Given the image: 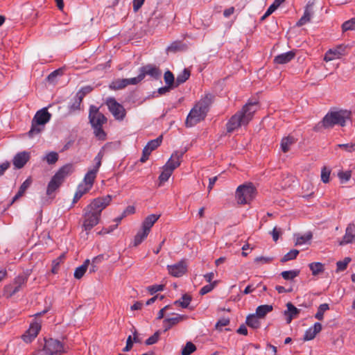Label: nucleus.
Returning a JSON list of instances; mask_svg holds the SVG:
<instances>
[{
	"mask_svg": "<svg viewBox=\"0 0 355 355\" xmlns=\"http://www.w3.org/2000/svg\"><path fill=\"white\" fill-rule=\"evenodd\" d=\"M112 199V197L110 195L99 197L93 200L85 208L83 227L87 234L99 223L102 211L110 205Z\"/></svg>",
	"mask_w": 355,
	"mask_h": 355,
	"instance_id": "1",
	"label": "nucleus"
},
{
	"mask_svg": "<svg viewBox=\"0 0 355 355\" xmlns=\"http://www.w3.org/2000/svg\"><path fill=\"white\" fill-rule=\"evenodd\" d=\"M258 101H249L241 109L234 114L226 124L227 132H232L242 125H246L252 120L257 110Z\"/></svg>",
	"mask_w": 355,
	"mask_h": 355,
	"instance_id": "2",
	"label": "nucleus"
},
{
	"mask_svg": "<svg viewBox=\"0 0 355 355\" xmlns=\"http://www.w3.org/2000/svg\"><path fill=\"white\" fill-rule=\"evenodd\" d=\"M89 119L94 133L99 140L106 139V133L103 130L102 126L107 122V118L103 114L99 112V108L95 105H91L89 107Z\"/></svg>",
	"mask_w": 355,
	"mask_h": 355,
	"instance_id": "3",
	"label": "nucleus"
},
{
	"mask_svg": "<svg viewBox=\"0 0 355 355\" xmlns=\"http://www.w3.org/2000/svg\"><path fill=\"white\" fill-rule=\"evenodd\" d=\"M350 114L351 112L347 110L330 112L324 116L321 121L322 125L324 128H330L335 125L345 126L346 120L349 119Z\"/></svg>",
	"mask_w": 355,
	"mask_h": 355,
	"instance_id": "4",
	"label": "nucleus"
},
{
	"mask_svg": "<svg viewBox=\"0 0 355 355\" xmlns=\"http://www.w3.org/2000/svg\"><path fill=\"white\" fill-rule=\"evenodd\" d=\"M51 114L47 111L46 108H43L36 112L31 124V128L28 135L30 137L40 133L44 129V125L49 121Z\"/></svg>",
	"mask_w": 355,
	"mask_h": 355,
	"instance_id": "5",
	"label": "nucleus"
},
{
	"mask_svg": "<svg viewBox=\"0 0 355 355\" xmlns=\"http://www.w3.org/2000/svg\"><path fill=\"white\" fill-rule=\"evenodd\" d=\"M256 196V188L249 182L239 186L236 191V199L239 205L249 204Z\"/></svg>",
	"mask_w": 355,
	"mask_h": 355,
	"instance_id": "6",
	"label": "nucleus"
},
{
	"mask_svg": "<svg viewBox=\"0 0 355 355\" xmlns=\"http://www.w3.org/2000/svg\"><path fill=\"white\" fill-rule=\"evenodd\" d=\"M199 108L195 105L191 109L185 121L187 127H192L205 119L207 112Z\"/></svg>",
	"mask_w": 355,
	"mask_h": 355,
	"instance_id": "7",
	"label": "nucleus"
},
{
	"mask_svg": "<svg viewBox=\"0 0 355 355\" xmlns=\"http://www.w3.org/2000/svg\"><path fill=\"white\" fill-rule=\"evenodd\" d=\"M49 355H60L65 352L63 345L58 340L49 338L44 340L42 348Z\"/></svg>",
	"mask_w": 355,
	"mask_h": 355,
	"instance_id": "8",
	"label": "nucleus"
},
{
	"mask_svg": "<svg viewBox=\"0 0 355 355\" xmlns=\"http://www.w3.org/2000/svg\"><path fill=\"white\" fill-rule=\"evenodd\" d=\"M106 105L110 112L116 119L122 120L125 116V110L123 106L119 103L114 98L110 97L106 100Z\"/></svg>",
	"mask_w": 355,
	"mask_h": 355,
	"instance_id": "9",
	"label": "nucleus"
},
{
	"mask_svg": "<svg viewBox=\"0 0 355 355\" xmlns=\"http://www.w3.org/2000/svg\"><path fill=\"white\" fill-rule=\"evenodd\" d=\"M141 75L142 76V79L144 80L146 75L150 76L151 78L157 80L161 77L162 71L161 70L153 64H146L145 66L139 68V70Z\"/></svg>",
	"mask_w": 355,
	"mask_h": 355,
	"instance_id": "10",
	"label": "nucleus"
},
{
	"mask_svg": "<svg viewBox=\"0 0 355 355\" xmlns=\"http://www.w3.org/2000/svg\"><path fill=\"white\" fill-rule=\"evenodd\" d=\"M187 268L186 262L184 260H181L175 264L167 266L169 274L176 277L184 275L187 272Z\"/></svg>",
	"mask_w": 355,
	"mask_h": 355,
	"instance_id": "11",
	"label": "nucleus"
},
{
	"mask_svg": "<svg viewBox=\"0 0 355 355\" xmlns=\"http://www.w3.org/2000/svg\"><path fill=\"white\" fill-rule=\"evenodd\" d=\"M28 277L25 275L17 276L14 281L13 285H9L6 287V291L9 292V297L12 296L17 293L21 287L26 284Z\"/></svg>",
	"mask_w": 355,
	"mask_h": 355,
	"instance_id": "12",
	"label": "nucleus"
},
{
	"mask_svg": "<svg viewBox=\"0 0 355 355\" xmlns=\"http://www.w3.org/2000/svg\"><path fill=\"white\" fill-rule=\"evenodd\" d=\"M185 151H175L171 156L170 159L168 160L166 164L164 166V167L171 170V171H173L176 168H178L181 163V159L184 155Z\"/></svg>",
	"mask_w": 355,
	"mask_h": 355,
	"instance_id": "13",
	"label": "nucleus"
},
{
	"mask_svg": "<svg viewBox=\"0 0 355 355\" xmlns=\"http://www.w3.org/2000/svg\"><path fill=\"white\" fill-rule=\"evenodd\" d=\"M354 242H355V224L352 223L347 225L345 235L339 241V245H345Z\"/></svg>",
	"mask_w": 355,
	"mask_h": 355,
	"instance_id": "14",
	"label": "nucleus"
},
{
	"mask_svg": "<svg viewBox=\"0 0 355 355\" xmlns=\"http://www.w3.org/2000/svg\"><path fill=\"white\" fill-rule=\"evenodd\" d=\"M346 46L344 45H338L334 49H329L324 55V60L326 62L340 58L341 55L345 54Z\"/></svg>",
	"mask_w": 355,
	"mask_h": 355,
	"instance_id": "15",
	"label": "nucleus"
},
{
	"mask_svg": "<svg viewBox=\"0 0 355 355\" xmlns=\"http://www.w3.org/2000/svg\"><path fill=\"white\" fill-rule=\"evenodd\" d=\"M41 325L38 322L32 323L29 329L22 336V339L26 343H31L38 334Z\"/></svg>",
	"mask_w": 355,
	"mask_h": 355,
	"instance_id": "16",
	"label": "nucleus"
},
{
	"mask_svg": "<svg viewBox=\"0 0 355 355\" xmlns=\"http://www.w3.org/2000/svg\"><path fill=\"white\" fill-rule=\"evenodd\" d=\"M30 159V153L26 151L17 153L13 158L12 162L15 168H21Z\"/></svg>",
	"mask_w": 355,
	"mask_h": 355,
	"instance_id": "17",
	"label": "nucleus"
},
{
	"mask_svg": "<svg viewBox=\"0 0 355 355\" xmlns=\"http://www.w3.org/2000/svg\"><path fill=\"white\" fill-rule=\"evenodd\" d=\"M32 183V179L31 178H27L20 186L18 192L17 194L13 197L10 202L8 205L6 209H8L11 205H13L15 202H16L18 199H19L21 196H24V193L26 192V189L31 186Z\"/></svg>",
	"mask_w": 355,
	"mask_h": 355,
	"instance_id": "18",
	"label": "nucleus"
},
{
	"mask_svg": "<svg viewBox=\"0 0 355 355\" xmlns=\"http://www.w3.org/2000/svg\"><path fill=\"white\" fill-rule=\"evenodd\" d=\"M286 307L287 310L284 311V315L286 317V323L290 324L292 320L300 313V309H297L291 302H288Z\"/></svg>",
	"mask_w": 355,
	"mask_h": 355,
	"instance_id": "19",
	"label": "nucleus"
},
{
	"mask_svg": "<svg viewBox=\"0 0 355 355\" xmlns=\"http://www.w3.org/2000/svg\"><path fill=\"white\" fill-rule=\"evenodd\" d=\"M295 56V52L290 51L275 57L274 62L279 64H284L289 62Z\"/></svg>",
	"mask_w": 355,
	"mask_h": 355,
	"instance_id": "20",
	"label": "nucleus"
},
{
	"mask_svg": "<svg viewBox=\"0 0 355 355\" xmlns=\"http://www.w3.org/2000/svg\"><path fill=\"white\" fill-rule=\"evenodd\" d=\"M214 95L211 94H207L202 97L196 105L199 109H202L206 112H208L209 106L214 101Z\"/></svg>",
	"mask_w": 355,
	"mask_h": 355,
	"instance_id": "21",
	"label": "nucleus"
},
{
	"mask_svg": "<svg viewBox=\"0 0 355 355\" xmlns=\"http://www.w3.org/2000/svg\"><path fill=\"white\" fill-rule=\"evenodd\" d=\"M321 330L322 324L320 322H315L313 327H310L306 331L304 335V340L307 341L313 340Z\"/></svg>",
	"mask_w": 355,
	"mask_h": 355,
	"instance_id": "22",
	"label": "nucleus"
},
{
	"mask_svg": "<svg viewBox=\"0 0 355 355\" xmlns=\"http://www.w3.org/2000/svg\"><path fill=\"white\" fill-rule=\"evenodd\" d=\"M73 166L72 164H67L62 166L55 174L60 180L64 182L66 177L73 172Z\"/></svg>",
	"mask_w": 355,
	"mask_h": 355,
	"instance_id": "23",
	"label": "nucleus"
},
{
	"mask_svg": "<svg viewBox=\"0 0 355 355\" xmlns=\"http://www.w3.org/2000/svg\"><path fill=\"white\" fill-rule=\"evenodd\" d=\"M98 171H96V169L94 168H92L88 171V172L85 174L83 179V185L85 187H86L89 189H91L96 178Z\"/></svg>",
	"mask_w": 355,
	"mask_h": 355,
	"instance_id": "24",
	"label": "nucleus"
},
{
	"mask_svg": "<svg viewBox=\"0 0 355 355\" xmlns=\"http://www.w3.org/2000/svg\"><path fill=\"white\" fill-rule=\"evenodd\" d=\"M62 182H63L62 180H60L57 176L54 175L48 184L46 194L51 196L52 193L61 186Z\"/></svg>",
	"mask_w": 355,
	"mask_h": 355,
	"instance_id": "25",
	"label": "nucleus"
},
{
	"mask_svg": "<svg viewBox=\"0 0 355 355\" xmlns=\"http://www.w3.org/2000/svg\"><path fill=\"white\" fill-rule=\"evenodd\" d=\"M160 216V214L148 215L146 218H145L144 220L143 221L141 227L150 232L151 227L159 218Z\"/></svg>",
	"mask_w": 355,
	"mask_h": 355,
	"instance_id": "26",
	"label": "nucleus"
},
{
	"mask_svg": "<svg viewBox=\"0 0 355 355\" xmlns=\"http://www.w3.org/2000/svg\"><path fill=\"white\" fill-rule=\"evenodd\" d=\"M313 3H308L303 16L299 19V21L297 22L296 26H302L306 24L307 22H309L311 20V6Z\"/></svg>",
	"mask_w": 355,
	"mask_h": 355,
	"instance_id": "27",
	"label": "nucleus"
},
{
	"mask_svg": "<svg viewBox=\"0 0 355 355\" xmlns=\"http://www.w3.org/2000/svg\"><path fill=\"white\" fill-rule=\"evenodd\" d=\"M187 49V45L180 41H175L166 49L167 52L177 53L184 51Z\"/></svg>",
	"mask_w": 355,
	"mask_h": 355,
	"instance_id": "28",
	"label": "nucleus"
},
{
	"mask_svg": "<svg viewBox=\"0 0 355 355\" xmlns=\"http://www.w3.org/2000/svg\"><path fill=\"white\" fill-rule=\"evenodd\" d=\"M273 310L272 305H260L256 309L255 314L260 318H264L266 315Z\"/></svg>",
	"mask_w": 355,
	"mask_h": 355,
	"instance_id": "29",
	"label": "nucleus"
},
{
	"mask_svg": "<svg viewBox=\"0 0 355 355\" xmlns=\"http://www.w3.org/2000/svg\"><path fill=\"white\" fill-rule=\"evenodd\" d=\"M260 319L255 313L250 314L247 316L245 323L252 329H258L261 325Z\"/></svg>",
	"mask_w": 355,
	"mask_h": 355,
	"instance_id": "30",
	"label": "nucleus"
},
{
	"mask_svg": "<svg viewBox=\"0 0 355 355\" xmlns=\"http://www.w3.org/2000/svg\"><path fill=\"white\" fill-rule=\"evenodd\" d=\"M296 142V139L292 136L284 137L281 141V148L284 153H286L290 150L291 146Z\"/></svg>",
	"mask_w": 355,
	"mask_h": 355,
	"instance_id": "31",
	"label": "nucleus"
},
{
	"mask_svg": "<svg viewBox=\"0 0 355 355\" xmlns=\"http://www.w3.org/2000/svg\"><path fill=\"white\" fill-rule=\"evenodd\" d=\"M313 276H317L324 271V265L320 262H313L309 264Z\"/></svg>",
	"mask_w": 355,
	"mask_h": 355,
	"instance_id": "32",
	"label": "nucleus"
},
{
	"mask_svg": "<svg viewBox=\"0 0 355 355\" xmlns=\"http://www.w3.org/2000/svg\"><path fill=\"white\" fill-rule=\"evenodd\" d=\"M89 259H86L83 264L81 265L80 266L76 268L75 270V272H74V277L77 279H80V278H82L83 277V275H85V273L87 271V269L89 266Z\"/></svg>",
	"mask_w": 355,
	"mask_h": 355,
	"instance_id": "33",
	"label": "nucleus"
},
{
	"mask_svg": "<svg viewBox=\"0 0 355 355\" xmlns=\"http://www.w3.org/2000/svg\"><path fill=\"white\" fill-rule=\"evenodd\" d=\"M149 232L141 227L135 236L134 246H137L141 244L143 241L148 236Z\"/></svg>",
	"mask_w": 355,
	"mask_h": 355,
	"instance_id": "34",
	"label": "nucleus"
},
{
	"mask_svg": "<svg viewBox=\"0 0 355 355\" xmlns=\"http://www.w3.org/2000/svg\"><path fill=\"white\" fill-rule=\"evenodd\" d=\"M125 78L114 80L109 85V88L112 90H119L125 88L126 85Z\"/></svg>",
	"mask_w": 355,
	"mask_h": 355,
	"instance_id": "35",
	"label": "nucleus"
},
{
	"mask_svg": "<svg viewBox=\"0 0 355 355\" xmlns=\"http://www.w3.org/2000/svg\"><path fill=\"white\" fill-rule=\"evenodd\" d=\"M190 71L188 69H184L183 71L180 73L175 79L176 87L180 85L185 83L190 77Z\"/></svg>",
	"mask_w": 355,
	"mask_h": 355,
	"instance_id": "36",
	"label": "nucleus"
},
{
	"mask_svg": "<svg viewBox=\"0 0 355 355\" xmlns=\"http://www.w3.org/2000/svg\"><path fill=\"white\" fill-rule=\"evenodd\" d=\"M90 189L87 188L83 185V184H80L77 188V190L75 193L73 199V203H76L78 200L86 193H87Z\"/></svg>",
	"mask_w": 355,
	"mask_h": 355,
	"instance_id": "37",
	"label": "nucleus"
},
{
	"mask_svg": "<svg viewBox=\"0 0 355 355\" xmlns=\"http://www.w3.org/2000/svg\"><path fill=\"white\" fill-rule=\"evenodd\" d=\"M192 297L188 294H184L182 296L181 300H176L174 302L175 305L180 306L182 308L186 309L189 306Z\"/></svg>",
	"mask_w": 355,
	"mask_h": 355,
	"instance_id": "38",
	"label": "nucleus"
},
{
	"mask_svg": "<svg viewBox=\"0 0 355 355\" xmlns=\"http://www.w3.org/2000/svg\"><path fill=\"white\" fill-rule=\"evenodd\" d=\"M300 274V270H285L281 272V276L285 280H293L296 277H297Z\"/></svg>",
	"mask_w": 355,
	"mask_h": 355,
	"instance_id": "39",
	"label": "nucleus"
},
{
	"mask_svg": "<svg viewBox=\"0 0 355 355\" xmlns=\"http://www.w3.org/2000/svg\"><path fill=\"white\" fill-rule=\"evenodd\" d=\"M186 319H187V315L177 314L176 316L174 318L164 319V322L169 323L173 327Z\"/></svg>",
	"mask_w": 355,
	"mask_h": 355,
	"instance_id": "40",
	"label": "nucleus"
},
{
	"mask_svg": "<svg viewBox=\"0 0 355 355\" xmlns=\"http://www.w3.org/2000/svg\"><path fill=\"white\" fill-rule=\"evenodd\" d=\"M165 83L173 88L176 87L175 80L173 73L170 71H166L164 75Z\"/></svg>",
	"mask_w": 355,
	"mask_h": 355,
	"instance_id": "41",
	"label": "nucleus"
},
{
	"mask_svg": "<svg viewBox=\"0 0 355 355\" xmlns=\"http://www.w3.org/2000/svg\"><path fill=\"white\" fill-rule=\"evenodd\" d=\"M162 135L159 136L155 139H153L149 141L147 144L146 147L151 151L155 150L158 146H160L162 141Z\"/></svg>",
	"mask_w": 355,
	"mask_h": 355,
	"instance_id": "42",
	"label": "nucleus"
},
{
	"mask_svg": "<svg viewBox=\"0 0 355 355\" xmlns=\"http://www.w3.org/2000/svg\"><path fill=\"white\" fill-rule=\"evenodd\" d=\"M312 237L313 234L310 232L304 235L297 236L295 241V245H303L308 242L309 241H310L312 239Z\"/></svg>",
	"mask_w": 355,
	"mask_h": 355,
	"instance_id": "43",
	"label": "nucleus"
},
{
	"mask_svg": "<svg viewBox=\"0 0 355 355\" xmlns=\"http://www.w3.org/2000/svg\"><path fill=\"white\" fill-rule=\"evenodd\" d=\"M329 309V306L328 304H322L319 306L318 309V311L315 315V318L318 319V320H323L324 318V313Z\"/></svg>",
	"mask_w": 355,
	"mask_h": 355,
	"instance_id": "44",
	"label": "nucleus"
},
{
	"mask_svg": "<svg viewBox=\"0 0 355 355\" xmlns=\"http://www.w3.org/2000/svg\"><path fill=\"white\" fill-rule=\"evenodd\" d=\"M196 350V345L191 342H187L182 348L181 355H190Z\"/></svg>",
	"mask_w": 355,
	"mask_h": 355,
	"instance_id": "45",
	"label": "nucleus"
},
{
	"mask_svg": "<svg viewBox=\"0 0 355 355\" xmlns=\"http://www.w3.org/2000/svg\"><path fill=\"white\" fill-rule=\"evenodd\" d=\"M298 254H299V250H295V249L291 250L290 252L286 253L281 259V262L285 263V262L288 261L290 260L295 259L297 257V256L298 255Z\"/></svg>",
	"mask_w": 355,
	"mask_h": 355,
	"instance_id": "46",
	"label": "nucleus"
},
{
	"mask_svg": "<svg viewBox=\"0 0 355 355\" xmlns=\"http://www.w3.org/2000/svg\"><path fill=\"white\" fill-rule=\"evenodd\" d=\"M172 173L173 172L171 171V170L164 166L163 171L159 176V180L160 182L159 184L166 182L169 179Z\"/></svg>",
	"mask_w": 355,
	"mask_h": 355,
	"instance_id": "47",
	"label": "nucleus"
},
{
	"mask_svg": "<svg viewBox=\"0 0 355 355\" xmlns=\"http://www.w3.org/2000/svg\"><path fill=\"white\" fill-rule=\"evenodd\" d=\"M49 164H54L58 160V154L56 152L49 153L44 158Z\"/></svg>",
	"mask_w": 355,
	"mask_h": 355,
	"instance_id": "48",
	"label": "nucleus"
},
{
	"mask_svg": "<svg viewBox=\"0 0 355 355\" xmlns=\"http://www.w3.org/2000/svg\"><path fill=\"white\" fill-rule=\"evenodd\" d=\"M351 261V258L345 257L343 261H339L336 263L337 272L343 271L347 268L348 263Z\"/></svg>",
	"mask_w": 355,
	"mask_h": 355,
	"instance_id": "49",
	"label": "nucleus"
},
{
	"mask_svg": "<svg viewBox=\"0 0 355 355\" xmlns=\"http://www.w3.org/2000/svg\"><path fill=\"white\" fill-rule=\"evenodd\" d=\"M342 28H343V31L354 30L355 29V17L352 18L351 19L344 22L342 25Z\"/></svg>",
	"mask_w": 355,
	"mask_h": 355,
	"instance_id": "50",
	"label": "nucleus"
},
{
	"mask_svg": "<svg viewBox=\"0 0 355 355\" xmlns=\"http://www.w3.org/2000/svg\"><path fill=\"white\" fill-rule=\"evenodd\" d=\"M103 259V255H99L94 257L92 261L91 266L89 268V272H94L98 270V267L96 264L100 263Z\"/></svg>",
	"mask_w": 355,
	"mask_h": 355,
	"instance_id": "51",
	"label": "nucleus"
},
{
	"mask_svg": "<svg viewBox=\"0 0 355 355\" xmlns=\"http://www.w3.org/2000/svg\"><path fill=\"white\" fill-rule=\"evenodd\" d=\"M217 282H214L213 283H211L209 284L204 286L200 291L199 293L201 295H204L210 291H211L216 286Z\"/></svg>",
	"mask_w": 355,
	"mask_h": 355,
	"instance_id": "52",
	"label": "nucleus"
},
{
	"mask_svg": "<svg viewBox=\"0 0 355 355\" xmlns=\"http://www.w3.org/2000/svg\"><path fill=\"white\" fill-rule=\"evenodd\" d=\"M338 176L342 182H346L349 180L352 176L351 171H340L338 173Z\"/></svg>",
	"mask_w": 355,
	"mask_h": 355,
	"instance_id": "53",
	"label": "nucleus"
},
{
	"mask_svg": "<svg viewBox=\"0 0 355 355\" xmlns=\"http://www.w3.org/2000/svg\"><path fill=\"white\" fill-rule=\"evenodd\" d=\"M159 331H157L153 336L146 340L145 344L146 345H151L156 343L159 340Z\"/></svg>",
	"mask_w": 355,
	"mask_h": 355,
	"instance_id": "54",
	"label": "nucleus"
},
{
	"mask_svg": "<svg viewBox=\"0 0 355 355\" xmlns=\"http://www.w3.org/2000/svg\"><path fill=\"white\" fill-rule=\"evenodd\" d=\"M83 98H78V96L77 94H76L74 99H73L74 101L70 106V110H73V111L79 110L80 104L83 101Z\"/></svg>",
	"mask_w": 355,
	"mask_h": 355,
	"instance_id": "55",
	"label": "nucleus"
},
{
	"mask_svg": "<svg viewBox=\"0 0 355 355\" xmlns=\"http://www.w3.org/2000/svg\"><path fill=\"white\" fill-rule=\"evenodd\" d=\"M93 88L91 86H85L82 87L76 94L78 96V98H83L85 96L92 91Z\"/></svg>",
	"mask_w": 355,
	"mask_h": 355,
	"instance_id": "56",
	"label": "nucleus"
},
{
	"mask_svg": "<svg viewBox=\"0 0 355 355\" xmlns=\"http://www.w3.org/2000/svg\"><path fill=\"white\" fill-rule=\"evenodd\" d=\"M142 75L140 74V73H139V75L137 76V77H135V78H125L126 81V85L128 86V85H137L139 83H140L141 81L143 80L142 79Z\"/></svg>",
	"mask_w": 355,
	"mask_h": 355,
	"instance_id": "57",
	"label": "nucleus"
},
{
	"mask_svg": "<svg viewBox=\"0 0 355 355\" xmlns=\"http://www.w3.org/2000/svg\"><path fill=\"white\" fill-rule=\"evenodd\" d=\"M337 147L343 148L347 152L351 153V152L355 151V142L350 143V144H338Z\"/></svg>",
	"mask_w": 355,
	"mask_h": 355,
	"instance_id": "58",
	"label": "nucleus"
},
{
	"mask_svg": "<svg viewBox=\"0 0 355 355\" xmlns=\"http://www.w3.org/2000/svg\"><path fill=\"white\" fill-rule=\"evenodd\" d=\"M103 157V153L102 152V150H101L94 158V161H95L96 164H95L94 166L93 167L94 169L98 171L100 166H101V162H102Z\"/></svg>",
	"mask_w": 355,
	"mask_h": 355,
	"instance_id": "59",
	"label": "nucleus"
},
{
	"mask_svg": "<svg viewBox=\"0 0 355 355\" xmlns=\"http://www.w3.org/2000/svg\"><path fill=\"white\" fill-rule=\"evenodd\" d=\"M64 258V254H62V255H60L58 259H56L55 260H54L53 261V267H52V269H51V272L53 273V274H55L58 272V266H59V264L62 261V260Z\"/></svg>",
	"mask_w": 355,
	"mask_h": 355,
	"instance_id": "60",
	"label": "nucleus"
},
{
	"mask_svg": "<svg viewBox=\"0 0 355 355\" xmlns=\"http://www.w3.org/2000/svg\"><path fill=\"white\" fill-rule=\"evenodd\" d=\"M164 288V286L163 284H159V285L156 284V285H153V286H148L147 288V290L148 291V292L150 293V295H153L154 293H155L158 291H163Z\"/></svg>",
	"mask_w": 355,
	"mask_h": 355,
	"instance_id": "61",
	"label": "nucleus"
},
{
	"mask_svg": "<svg viewBox=\"0 0 355 355\" xmlns=\"http://www.w3.org/2000/svg\"><path fill=\"white\" fill-rule=\"evenodd\" d=\"M273 260L272 257H257L254 259V262L258 263H269Z\"/></svg>",
	"mask_w": 355,
	"mask_h": 355,
	"instance_id": "62",
	"label": "nucleus"
},
{
	"mask_svg": "<svg viewBox=\"0 0 355 355\" xmlns=\"http://www.w3.org/2000/svg\"><path fill=\"white\" fill-rule=\"evenodd\" d=\"M330 171L324 167L321 172V179L324 183L329 182Z\"/></svg>",
	"mask_w": 355,
	"mask_h": 355,
	"instance_id": "63",
	"label": "nucleus"
},
{
	"mask_svg": "<svg viewBox=\"0 0 355 355\" xmlns=\"http://www.w3.org/2000/svg\"><path fill=\"white\" fill-rule=\"evenodd\" d=\"M230 324V319L229 318H221L220 319L216 324V328L217 329H221L222 327H225Z\"/></svg>",
	"mask_w": 355,
	"mask_h": 355,
	"instance_id": "64",
	"label": "nucleus"
}]
</instances>
